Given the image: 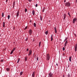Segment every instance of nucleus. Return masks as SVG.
<instances>
[{"label":"nucleus","mask_w":77,"mask_h":77,"mask_svg":"<svg viewBox=\"0 0 77 77\" xmlns=\"http://www.w3.org/2000/svg\"><path fill=\"white\" fill-rule=\"evenodd\" d=\"M48 31H46L45 32V34L46 35H48Z\"/></svg>","instance_id":"a211bd4d"},{"label":"nucleus","mask_w":77,"mask_h":77,"mask_svg":"<svg viewBox=\"0 0 77 77\" xmlns=\"http://www.w3.org/2000/svg\"><path fill=\"white\" fill-rule=\"evenodd\" d=\"M19 16V11H18L17 12V14H16V17H18V16Z\"/></svg>","instance_id":"9b49d317"},{"label":"nucleus","mask_w":77,"mask_h":77,"mask_svg":"<svg viewBox=\"0 0 77 77\" xmlns=\"http://www.w3.org/2000/svg\"><path fill=\"white\" fill-rule=\"evenodd\" d=\"M51 41H53V35H51Z\"/></svg>","instance_id":"4468645a"},{"label":"nucleus","mask_w":77,"mask_h":77,"mask_svg":"<svg viewBox=\"0 0 77 77\" xmlns=\"http://www.w3.org/2000/svg\"><path fill=\"white\" fill-rule=\"evenodd\" d=\"M47 60H50V55L49 54H48L46 56Z\"/></svg>","instance_id":"f03ea898"},{"label":"nucleus","mask_w":77,"mask_h":77,"mask_svg":"<svg viewBox=\"0 0 77 77\" xmlns=\"http://www.w3.org/2000/svg\"><path fill=\"white\" fill-rule=\"evenodd\" d=\"M20 58H19L18 59V61L17 62V63H19V62H20Z\"/></svg>","instance_id":"a878e982"},{"label":"nucleus","mask_w":77,"mask_h":77,"mask_svg":"<svg viewBox=\"0 0 77 77\" xmlns=\"http://www.w3.org/2000/svg\"><path fill=\"white\" fill-rule=\"evenodd\" d=\"M65 45H66V43H65Z\"/></svg>","instance_id":"49530a36"},{"label":"nucleus","mask_w":77,"mask_h":77,"mask_svg":"<svg viewBox=\"0 0 77 77\" xmlns=\"http://www.w3.org/2000/svg\"><path fill=\"white\" fill-rule=\"evenodd\" d=\"M34 41H35V39H33L32 41V42H34Z\"/></svg>","instance_id":"a18cd8bd"},{"label":"nucleus","mask_w":77,"mask_h":77,"mask_svg":"<svg viewBox=\"0 0 77 77\" xmlns=\"http://www.w3.org/2000/svg\"><path fill=\"white\" fill-rule=\"evenodd\" d=\"M32 50L31 49L29 50V53L28 54L29 56H30V54H32Z\"/></svg>","instance_id":"423d86ee"},{"label":"nucleus","mask_w":77,"mask_h":77,"mask_svg":"<svg viewBox=\"0 0 77 77\" xmlns=\"http://www.w3.org/2000/svg\"><path fill=\"white\" fill-rule=\"evenodd\" d=\"M73 34H74V36H75V37H76V34H75L74 33H73Z\"/></svg>","instance_id":"f704fd0d"},{"label":"nucleus","mask_w":77,"mask_h":77,"mask_svg":"<svg viewBox=\"0 0 77 77\" xmlns=\"http://www.w3.org/2000/svg\"><path fill=\"white\" fill-rule=\"evenodd\" d=\"M29 33L30 35H32V30L31 29H30L29 30Z\"/></svg>","instance_id":"20e7f679"},{"label":"nucleus","mask_w":77,"mask_h":77,"mask_svg":"<svg viewBox=\"0 0 77 77\" xmlns=\"http://www.w3.org/2000/svg\"><path fill=\"white\" fill-rule=\"evenodd\" d=\"M2 17H4V13H2Z\"/></svg>","instance_id":"cd10ccee"},{"label":"nucleus","mask_w":77,"mask_h":77,"mask_svg":"<svg viewBox=\"0 0 77 77\" xmlns=\"http://www.w3.org/2000/svg\"><path fill=\"white\" fill-rule=\"evenodd\" d=\"M27 59V57H26L25 58V61H26Z\"/></svg>","instance_id":"393cba45"},{"label":"nucleus","mask_w":77,"mask_h":77,"mask_svg":"<svg viewBox=\"0 0 77 77\" xmlns=\"http://www.w3.org/2000/svg\"><path fill=\"white\" fill-rule=\"evenodd\" d=\"M63 77H65V76H64V75H63Z\"/></svg>","instance_id":"6e6d98bb"},{"label":"nucleus","mask_w":77,"mask_h":77,"mask_svg":"<svg viewBox=\"0 0 77 77\" xmlns=\"http://www.w3.org/2000/svg\"><path fill=\"white\" fill-rule=\"evenodd\" d=\"M63 17H64V20H65V18H66V14H63Z\"/></svg>","instance_id":"1a4fd4ad"},{"label":"nucleus","mask_w":77,"mask_h":77,"mask_svg":"<svg viewBox=\"0 0 77 77\" xmlns=\"http://www.w3.org/2000/svg\"><path fill=\"white\" fill-rule=\"evenodd\" d=\"M28 40V38H26V41H27Z\"/></svg>","instance_id":"e433bc0d"},{"label":"nucleus","mask_w":77,"mask_h":77,"mask_svg":"<svg viewBox=\"0 0 77 77\" xmlns=\"http://www.w3.org/2000/svg\"><path fill=\"white\" fill-rule=\"evenodd\" d=\"M75 3H77V0H75Z\"/></svg>","instance_id":"c03bdc74"},{"label":"nucleus","mask_w":77,"mask_h":77,"mask_svg":"<svg viewBox=\"0 0 77 77\" xmlns=\"http://www.w3.org/2000/svg\"><path fill=\"white\" fill-rule=\"evenodd\" d=\"M63 51H64V50H65V48L63 47Z\"/></svg>","instance_id":"4c0bfd02"},{"label":"nucleus","mask_w":77,"mask_h":77,"mask_svg":"<svg viewBox=\"0 0 77 77\" xmlns=\"http://www.w3.org/2000/svg\"><path fill=\"white\" fill-rule=\"evenodd\" d=\"M63 55H65V53L63 54Z\"/></svg>","instance_id":"864d4df0"},{"label":"nucleus","mask_w":77,"mask_h":77,"mask_svg":"<svg viewBox=\"0 0 77 77\" xmlns=\"http://www.w3.org/2000/svg\"><path fill=\"white\" fill-rule=\"evenodd\" d=\"M27 29V26H26L24 29V30H26Z\"/></svg>","instance_id":"c85d7f7f"},{"label":"nucleus","mask_w":77,"mask_h":77,"mask_svg":"<svg viewBox=\"0 0 77 77\" xmlns=\"http://www.w3.org/2000/svg\"><path fill=\"white\" fill-rule=\"evenodd\" d=\"M32 14L34 15H35V11L34 10H33L32 11Z\"/></svg>","instance_id":"ddd939ff"},{"label":"nucleus","mask_w":77,"mask_h":77,"mask_svg":"<svg viewBox=\"0 0 77 77\" xmlns=\"http://www.w3.org/2000/svg\"><path fill=\"white\" fill-rule=\"evenodd\" d=\"M68 39V38H65V39L64 40V42H65V41Z\"/></svg>","instance_id":"b1692460"},{"label":"nucleus","mask_w":77,"mask_h":77,"mask_svg":"<svg viewBox=\"0 0 77 77\" xmlns=\"http://www.w3.org/2000/svg\"><path fill=\"white\" fill-rule=\"evenodd\" d=\"M68 43V40H67L66 41V42H65V43L67 44Z\"/></svg>","instance_id":"c9c22d12"},{"label":"nucleus","mask_w":77,"mask_h":77,"mask_svg":"<svg viewBox=\"0 0 77 77\" xmlns=\"http://www.w3.org/2000/svg\"><path fill=\"white\" fill-rule=\"evenodd\" d=\"M15 2H14L13 3V8H14V7L15 6Z\"/></svg>","instance_id":"6ab92c4d"},{"label":"nucleus","mask_w":77,"mask_h":77,"mask_svg":"<svg viewBox=\"0 0 77 77\" xmlns=\"http://www.w3.org/2000/svg\"><path fill=\"white\" fill-rule=\"evenodd\" d=\"M77 43L76 45H75V52L77 51Z\"/></svg>","instance_id":"7ed1b4c3"},{"label":"nucleus","mask_w":77,"mask_h":77,"mask_svg":"<svg viewBox=\"0 0 77 77\" xmlns=\"http://www.w3.org/2000/svg\"><path fill=\"white\" fill-rule=\"evenodd\" d=\"M0 36H1V35H0Z\"/></svg>","instance_id":"4d7b16f0"},{"label":"nucleus","mask_w":77,"mask_h":77,"mask_svg":"<svg viewBox=\"0 0 77 77\" xmlns=\"http://www.w3.org/2000/svg\"><path fill=\"white\" fill-rule=\"evenodd\" d=\"M38 7V4H36L35 5V7Z\"/></svg>","instance_id":"58836bf2"},{"label":"nucleus","mask_w":77,"mask_h":77,"mask_svg":"<svg viewBox=\"0 0 77 77\" xmlns=\"http://www.w3.org/2000/svg\"><path fill=\"white\" fill-rule=\"evenodd\" d=\"M27 9L26 8H25V12H27Z\"/></svg>","instance_id":"473e14b6"},{"label":"nucleus","mask_w":77,"mask_h":77,"mask_svg":"<svg viewBox=\"0 0 77 77\" xmlns=\"http://www.w3.org/2000/svg\"><path fill=\"white\" fill-rule=\"evenodd\" d=\"M1 62H3V60H1Z\"/></svg>","instance_id":"79ce46f5"},{"label":"nucleus","mask_w":77,"mask_h":77,"mask_svg":"<svg viewBox=\"0 0 77 77\" xmlns=\"http://www.w3.org/2000/svg\"><path fill=\"white\" fill-rule=\"evenodd\" d=\"M29 51V49L27 48L26 49V51Z\"/></svg>","instance_id":"ea45409f"},{"label":"nucleus","mask_w":77,"mask_h":77,"mask_svg":"<svg viewBox=\"0 0 77 77\" xmlns=\"http://www.w3.org/2000/svg\"><path fill=\"white\" fill-rule=\"evenodd\" d=\"M45 11V8H44L43 10H42V12H44V11Z\"/></svg>","instance_id":"5701e85b"},{"label":"nucleus","mask_w":77,"mask_h":77,"mask_svg":"<svg viewBox=\"0 0 77 77\" xmlns=\"http://www.w3.org/2000/svg\"><path fill=\"white\" fill-rule=\"evenodd\" d=\"M16 49V48H14L13 49L12 51H15V50Z\"/></svg>","instance_id":"4be33fe9"},{"label":"nucleus","mask_w":77,"mask_h":77,"mask_svg":"<svg viewBox=\"0 0 77 77\" xmlns=\"http://www.w3.org/2000/svg\"><path fill=\"white\" fill-rule=\"evenodd\" d=\"M30 21V22L31 23V21Z\"/></svg>","instance_id":"13d9d810"},{"label":"nucleus","mask_w":77,"mask_h":77,"mask_svg":"<svg viewBox=\"0 0 77 77\" xmlns=\"http://www.w3.org/2000/svg\"><path fill=\"white\" fill-rule=\"evenodd\" d=\"M66 2V0H65L64 1V2Z\"/></svg>","instance_id":"09e8293b"},{"label":"nucleus","mask_w":77,"mask_h":77,"mask_svg":"<svg viewBox=\"0 0 77 77\" xmlns=\"http://www.w3.org/2000/svg\"><path fill=\"white\" fill-rule=\"evenodd\" d=\"M5 22H3V27H5Z\"/></svg>","instance_id":"dca6fc26"},{"label":"nucleus","mask_w":77,"mask_h":77,"mask_svg":"<svg viewBox=\"0 0 77 77\" xmlns=\"http://www.w3.org/2000/svg\"><path fill=\"white\" fill-rule=\"evenodd\" d=\"M9 18H10V15H8V19L9 20Z\"/></svg>","instance_id":"7c9ffc66"},{"label":"nucleus","mask_w":77,"mask_h":77,"mask_svg":"<svg viewBox=\"0 0 77 77\" xmlns=\"http://www.w3.org/2000/svg\"><path fill=\"white\" fill-rule=\"evenodd\" d=\"M37 60H38V57H37Z\"/></svg>","instance_id":"a19ab883"},{"label":"nucleus","mask_w":77,"mask_h":77,"mask_svg":"<svg viewBox=\"0 0 77 77\" xmlns=\"http://www.w3.org/2000/svg\"><path fill=\"white\" fill-rule=\"evenodd\" d=\"M65 6L67 7H70L71 6V3L69 2H67L65 4Z\"/></svg>","instance_id":"f257e3e1"},{"label":"nucleus","mask_w":77,"mask_h":77,"mask_svg":"<svg viewBox=\"0 0 77 77\" xmlns=\"http://www.w3.org/2000/svg\"><path fill=\"white\" fill-rule=\"evenodd\" d=\"M40 20L41 21H42V17H41V16H40Z\"/></svg>","instance_id":"aec40b11"},{"label":"nucleus","mask_w":77,"mask_h":77,"mask_svg":"<svg viewBox=\"0 0 77 77\" xmlns=\"http://www.w3.org/2000/svg\"><path fill=\"white\" fill-rule=\"evenodd\" d=\"M35 58H36V56H35Z\"/></svg>","instance_id":"5fc2aeb1"},{"label":"nucleus","mask_w":77,"mask_h":77,"mask_svg":"<svg viewBox=\"0 0 77 77\" xmlns=\"http://www.w3.org/2000/svg\"><path fill=\"white\" fill-rule=\"evenodd\" d=\"M6 69L7 70V71H9L10 70V69L9 68H7Z\"/></svg>","instance_id":"2eb2a0df"},{"label":"nucleus","mask_w":77,"mask_h":77,"mask_svg":"<svg viewBox=\"0 0 77 77\" xmlns=\"http://www.w3.org/2000/svg\"><path fill=\"white\" fill-rule=\"evenodd\" d=\"M41 42H39V47H40V45H41Z\"/></svg>","instance_id":"2f4dec72"},{"label":"nucleus","mask_w":77,"mask_h":77,"mask_svg":"<svg viewBox=\"0 0 77 77\" xmlns=\"http://www.w3.org/2000/svg\"><path fill=\"white\" fill-rule=\"evenodd\" d=\"M56 65H57V66H58V64H57V63L56 64Z\"/></svg>","instance_id":"8fccbe9b"},{"label":"nucleus","mask_w":77,"mask_h":77,"mask_svg":"<svg viewBox=\"0 0 77 77\" xmlns=\"http://www.w3.org/2000/svg\"><path fill=\"white\" fill-rule=\"evenodd\" d=\"M49 77H52L53 75V73H51V72H50L48 74Z\"/></svg>","instance_id":"39448f33"},{"label":"nucleus","mask_w":77,"mask_h":77,"mask_svg":"<svg viewBox=\"0 0 77 77\" xmlns=\"http://www.w3.org/2000/svg\"><path fill=\"white\" fill-rule=\"evenodd\" d=\"M66 46V45H64V47H65V46Z\"/></svg>","instance_id":"3c124183"},{"label":"nucleus","mask_w":77,"mask_h":77,"mask_svg":"<svg viewBox=\"0 0 77 77\" xmlns=\"http://www.w3.org/2000/svg\"><path fill=\"white\" fill-rule=\"evenodd\" d=\"M13 52H14V51H12L11 52V53H10V54H11L13 53Z\"/></svg>","instance_id":"c756f323"},{"label":"nucleus","mask_w":77,"mask_h":77,"mask_svg":"<svg viewBox=\"0 0 77 77\" xmlns=\"http://www.w3.org/2000/svg\"><path fill=\"white\" fill-rule=\"evenodd\" d=\"M13 29H15V27L13 28Z\"/></svg>","instance_id":"603ef678"},{"label":"nucleus","mask_w":77,"mask_h":77,"mask_svg":"<svg viewBox=\"0 0 77 77\" xmlns=\"http://www.w3.org/2000/svg\"><path fill=\"white\" fill-rule=\"evenodd\" d=\"M71 58H72L71 57H69V61L70 62H71Z\"/></svg>","instance_id":"f8f14e48"},{"label":"nucleus","mask_w":77,"mask_h":77,"mask_svg":"<svg viewBox=\"0 0 77 77\" xmlns=\"http://www.w3.org/2000/svg\"><path fill=\"white\" fill-rule=\"evenodd\" d=\"M68 15H69V17H71V16L70 15V14H69V12H68Z\"/></svg>","instance_id":"72a5a7b5"},{"label":"nucleus","mask_w":77,"mask_h":77,"mask_svg":"<svg viewBox=\"0 0 77 77\" xmlns=\"http://www.w3.org/2000/svg\"><path fill=\"white\" fill-rule=\"evenodd\" d=\"M23 74V72H20V75H22V74Z\"/></svg>","instance_id":"412c9836"},{"label":"nucleus","mask_w":77,"mask_h":77,"mask_svg":"<svg viewBox=\"0 0 77 77\" xmlns=\"http://www.w3.org/2000/svg\"><path fill=\"white\" fill-rule=\"evenodd\" d=\"M7 2H8V0H6V3Z\"/></svg>","instance_id":"de8ad7c7"},{"label":"nucleus","mask_w":77,"mask_h":77,"mask_svg":"<svg viewBox=\"0 0 77 77\" xmlns=\"http://www.w3.org/2000/svg\"><path fill=\"white\" fill-rule=\"evenodd\" d=\"M36 23H34V26L35 27H36Z\"/></svg>","instance_id":"f3484780"},{"label":"nucleus","mask_w":77,"mask_h":77,"mask_svg":"<svg viewBox=\"0 0 77 77\" xmlns=\"http://www.w3.org/2000/svg\"><path fill=\"white\" fill-rule=\"evenodd\" d=\"M54 29H55V33H57V29H56V27H54Z\"/></svg>","instance_id":"9d476101"},{"label":"nucleus","mask_w":77,"mask_h":77,"mask_svg":"<svg viewBox=\"0 0 77 77\" xmlns=\"http://www.w3.org/2000/svg\"><path fill=\"white\" fill-rule=\"evenodd\" d=\"M35 72H34L32 75V77H35Z\"/></svg>","instance_id":"6e6552de"},{"label":"nucleus","mask_w":77,"mask_h":77,"mask_svg":"<svg viewBox=\"0 0 77 77\" xmlns=\"http://www.w3.org/2000/svg\"><path fill=\"white\" fill-rule=\"evenodd\" d=\"M29 0V2H32V0Z\"/></svg>","instance_id":"37998d69"},{"label":"nucleus","mask_w":77,"mask_h":77,"mask_svg":"<svg viewBox=\"0 0 77 77\" xmlns=\"http://www.w3.org/2000/svg\"><path fill=\"white\" fill-rule=\"evenodd\" d=\"M76 20H77V18H75L73 19V23H75V21H76Z\"/></svg>","instance_id":"0eeeda50"},{"label":"nucleus","mask_w":77,"mask_h":77,"mask_svg":"<svg viewBox=\"0 0 77 77\" xmlns=\"http://www.w3.org/2000/svg\"><path fill=\"white\" fill-rule=\"evenodd\" d=\"M67 77H71V76H70V75H69V74H68L67 75Z\"/></svg>","instance_id":"bb28decb"}]
</instances>
